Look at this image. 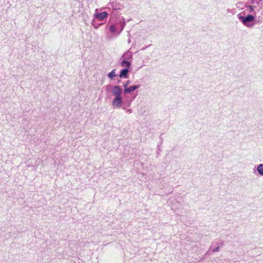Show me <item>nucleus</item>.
Returning <instances> with one entry per match:
<instances>
[{"instance_id":"9d476101","label":"nucleus","mask_w":263,"mask_h":263,"mask_svg":"<svg viewBox=\"0 0 263 263\" xmlns=\"http://www.w3.org/2000/svg\"><path fill=\"white\" fill-rule=\"evenodd\" d=\"M116 76V70L115 69H113L110 72H109L108 74V77L110 79H112Z\"/></svg>"},{"instance_id":"f257e3e1","label":"nucleus","mask_w":263,"mask_h":263,"mask_svg":"<svg viewBox=\"0 0 263 263\" xmlns=\"http://www.w3.org/2000/svg\"><path fill=\"white\" fill-rule=\"evenodd\" d=\"M107 90H111V93L114 98L112 101V106L115 108H122L126 112L130 114L133 112V110L130 108L131 105V101H128L125 103L122 97L123 90L121 86L119 85L112 86L107 85L106 86Z\"/></svg>"},{"instance_id":"20e7f679","label":"nucleus","mask_w":263,"mask_h":263,"mask_svg":"<svg viewBox=\"0 0 263 263\" xmlns=\"http://www.w3.org/2000/svg\"><path fill=\"white\" fill-rule=\"evenodd\" d=\"M127 84H125L124 85V93H128L134 91L136 89L139 88L140 86V85H132L129 87H127Z\"/></svg>"},{"instance_id":"39448f33","label":"nucleus","mask_w":263,"mask_h":263,"mask_svg":"<svg viewBox=\"0 0 263 263\" xmlns=\"http://www.w3.org/2000/svg\"><path fill=\"white\" fill-rule=\"evenodd\" d=\"M108 16V13L105 12H102L101 13H95L94 14V17L99 21H103Z\"/></svg>"},{"instance_id":"7ed1b4c3","label":"nucleus","mask_w":263,"mask_h":263,"mask_svg":"<svg viewBox=\"0 0 263 263\" xmlns=\"http://www.w3.org/2000/svg\"><path fill=\"white\" fill-rule=\"evenodd\" d=\"M253 5H249L247 6L248 11L250 12H253L254 10L257 8L256 4H257L259 7V10L263 7V0H251Z\"/></svg>"},{"instance_id":"9b49d317","label":"nucleus","mask_w":263,"mask_h":263,"mask_svg":"<svg viewBox=\"0 0 263 263\" xmlns=\"http://www.w3.org/2000/svg\"><path fill=\"white\" fill-rule=\"evenodd\" d=\"M130 65V63L125 60H123L122 62H121V66H123V67H126V68H128Z\"/></svg>"},{"instance_id":"1a4fd4ad","label":"nucleus","mask_w":263,"mask_h":263,"mask_svg":"<svg viewBox=\"0 0 263 263\" xmlns=\"http://www.w3.org/2000/svg\"><path fill=\"white\" fill-rule=\"evenodd\" d=\"M109 31L111 33H116L117 32V27L115 25H111L109 27Z\"/></svg>"},{"instance_id":"f8f14e48","label":"nucleus","mask_w":263,"mask_h":263,"mask_svg":"<svg viewBox=\"0 0 263 263\" xmlns=\"http://www.w3.org/2000/svg\"><path fill=\"white\" fill-rule=\"evenodd\" d=\"M219 251V247L218 246L217 247H216L215 249H213L212 250L213 252H218Z\"/></svg>"},{"instance_id":"2eb2a0df","label":"nucleus","mask_w":263,"mask_h":263,"mask_svg":"<svg viewBox=\"0 0 263 263\" xmlns=\"http://www.w3.org/2000/svg\"><path fill=\"white\" fill-rule=\"evenodd\" d=\"M94 27H95V28H97V26H94Z\"/></svg>"},{"instance_id":"f03ea898","label":"nucleus","mask_w":263,"mask_h":263,"mask_svg":"<svg viewBox=\"0 0 263 263\" xmlns=\"http://www.w3.org/2000/svg\"><path fill=\"white\" fill-rule=\"evenodd\" d=\"M237 17L244 25L248 27L252 26L250 23L253 22L255 20L254 16L252 15H248L245 17L238 14Z\"/></svg>"},{"instance_id":"4468645a","label":"nucleus","mask_w":263,"mask_h":263,"mask_svg":"<svg viewBox=\"0 0 263 263\" xmlns=\"http://www.w3.org/2000/svg\"><path fill=\"white\" fill-rule=\"evenodd\" d=\"M256 6H257V8H259V7H258V6L257 5V4H256Z\"/></svg>"},{"instance_id":"6e6552de","label":"nucleus","mask_w":263,"mask_h":263,"mask_svg":"<svg viewBox=\"0 0 263 263\" xmlns=\"http://www.w3.org/2000/svg\"><path fill=\"white\" fill-rule=\"evenodd\" d=\"M257 171L260 176H263V164H260L257 166Z\"/></svg>"},{"instance_id":"0eeeda50","label":"nucleus","mask_w":263,"mask_h":263,"mask_svg":"<svg viewBox=\"0 0 263 263\" xmlns=\"http://www.w3.org/2000/svg\"><path fill=\"white\" fill-rule=\"evenodd\" d=\"M119 23H120V24L121 25V26H120L121 28L120 29V31L118 33V34H120L122 31V30H123V29L124 28V26L125 25V21H124V18L123 17H122L120 20Z\"/></svg>"},{"instance_id":"423d86ee","label":"nucleus","mask_w":263,"mask_h":263,"mask_svg":"<svg viewBox=\"0 0 263 263\" xmlns=\"http://www.w3.org/2000/svg\"><path fill=\"white\" fill-rule=\"evenodd\" d=\"M128 72V70L127 68H125V69H122L120 72L119 77L121 78H127Z\"/></svg>"},{"instance_id":"ddd939ff","label":"nucleus","mask_w":263,"mask_h":263,"mask_svg":"<svg viewBox=\"0 0 263 263\" xmlns=\"http://www.w3.org/2000/svg\"><path fill=\"white\" fill-rule=\"evenodd\" d=\"M125 84H127V85L129 84V81H127Z\"/></svg>"}]
</instances>
